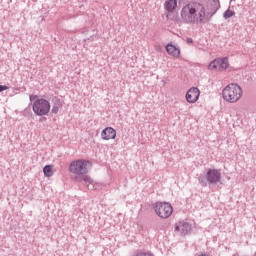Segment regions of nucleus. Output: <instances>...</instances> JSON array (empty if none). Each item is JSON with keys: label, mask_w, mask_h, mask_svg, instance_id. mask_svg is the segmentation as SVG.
Listing matches in <instances>:
<instances>
[{"label": "nucleus", "mask_w": 256, "mask_h": 256, "mask_svg": "<svg viewBox=\"0 0 256 256\" xmlns=\"http://www.w3.org/2000/svg\"><path fill=\"white\" fill-rule=\"evenodd\" d=\"M235 16V11L228 9L224 12L223 17L224 19H231V17Z\"/></svg>", "instance_id": "dca6fc26"}, {"label": "nucleus", "mask_w": 256, "mask_h": 256, "mask_svg": "<svg viewBox=\"0 0 256 256\" xmlns=\"http://www.w3.org/2000/svg\"><path fill=\"white\" fill-rule=\"evenodd\" d=\"M229 67L228 58H218V71H225Z\"/></svg>", "instance_id": "f8f14e48"}, {"label": "nucleus", "mask_w": 256, "mask_h": 256, "mask_svg": "<svg viewBox=\"0 0 256 256\" xmlns=\"http://www.w3.org/2000/svg\"><path fill=\"white\" fill-rule=\"evenodd\" d=\"M7 89H9V87H7L6 85H0V93L3 91H7Z\"/></svg>", "instance_id": "a211bd4d"}, {"label": "nucleus", "mask_w": 256, "mask_h": 256, "mask_svg": "<svg viewBox=\"0 0 256 256\" xmlns=\"http://www.w3.org/2000/svg\"><path fill=\"white\" fill-rule=\"evenodd\" d=\"M43 173H44L45 177H53V175H54L53 166L52 165H46L43 168Z\"/></svg>", "instance_id": "4468645a"}, {"label": "nucleus", "mask_w": 256, "mask_h": 256, "mask_svg": "<svg viewBox=\"0 0 256 256\" xmlns=\"http://www.w3.org/2000/svg\"><path fill=\"white\" fill-rule=\"evenodd\" d=\"M243 96V89L238 84H228L222 91L224 101L237 103Z\"/></svg>", "instance_id": "20e7f679"}, {"label": "nucleus", "mask_w": 256, "mask_h": 256, "mask_svg": "<svg viewBox=\"0 0 256 256\" xmlns=\"http://www.w3.org/2000/svg\"><path fill=\"white\" fill-rule=\"evenodd\" d=\"M92 167L91 161L85 159L74 160L69 165V172L75 175L73 180L76 183L84 181L86 185H93V179L87 176L89 169Z\"/></svg>", "instance_id": "f03ea898"}, {"label": "nucleus", "mask_w": 256, "mask_h": 256, "mask_svg": "<svg viewBox=\"0 0 256 256\" xmlns=\"http://www.w3.org/2000/svg\"><path fill=\"white\" fill-rule=\"evenodd\" d=\"M200 91L199 88L192 87L186 93V101L188 103H197L199 100Z\"/></svg>", "instance_id": "6e6552de"}, {"label": "nucleus", "mask_w": 256, "mask_h": 256, "mask_svg": "<svg viewBox=\"0 0 256 256\" xmlns=\"http://www.w3.org/2000/svg\"><path fill=\"white\" fill-rule=\"evenodd\" d=\"M166 51L168 55H171L172 57H179L181 55V50H179V48L175 47L173 44H168L166 46Z\"/></svg>", "instance_id": "9b49d317"}, {"label": "nucleus", "mask_w": 256, "mask_h": 256, "mask_svg": "<svg viewBox=\"0 0 256 256\" xmlns=\"http://www.w3.org/2000/svg\"><path fill=\"white\" fill-rule=\"evenodd\" d=\"M205 179L209 185H219L221 183V170L209 168L206 172Z\"/></svg>", "instance_id": "423d86ee"}, {"label": "nucleus", "mask_w": 256, "mask_h": 256, "mask_svg": "<svg viewBox=\"0 0 256 256\" xmlns=\"http://www.w3.org/2000/svg\"><path fill=\"white\" fill-rule=\"evenodd\" d=\"M195 256H210V255L207 254V253H198V254H196Z\"/></svg>", "instance_id": "6ab92c4d"}, {"label": "nucleus", "mask_w": 256, "mask_h": 256, "mask_svg": "<svg viewBox=\"0 0 256 256\" xmlns=\"http://www.w3.org/2000/svg\"><path fill=\"white\" fill-rule=\"evenodd\" d=\"M187 43H193V39L192 38H187Z\"/></svg>", "instance_id": "aec40b11"}, {"label": "nucleus", "mask_w": 256, "mask_h": 256, "mask_svg": "<svg viewBox=\"0 0 256 256\" xmlns=\"http://www.w3.org/2000/svg\"><path fill=\"white\" fill-rule=\"evenodd\" d=\"M101 137L104 141H109V139H115V137H117V132L115 129L107 127L102 131Z\"/></svg>", "instance_id": "9d476101"}, {"label": "nucleus", "mask_w": 256, "mask_h": 256, "mask_svg": "<svg viewBox=\"0 0 256 256\" xmlns=\"http://www.w3.org/2000/svg\"><path fill=\"white\" fill-rule=\"evenodd\" d=\"M181 19L184 23H205V6L199 2H190L181 10Z\"/></svg>", "instance_id": "f257e3e1"}, {"label": "nucleus", "mask_w": 256, "mask_h": 256, "mask_svg": "<svg viewBox=\"0 0 256 256\" xmlns=\"http://www.w3.org/2000/svg\"><path fill=\"white\" fill-rule=\"evenodd\" d=\"M164 9L166 12V17H169L175 9H177V0H165Z\"/></svg>", "instance_id": "1a4fd4ad"}, {"label": "nucleus", "mask_w": 256, "mask_h": 256, "mask_svg": "<svg viewBox=\"0 0 256 256\" xmlns=\"http://www.w3.org/2000/svg\"><path fill=\"white\" fill-rule=\"evenodd\" d=\"M192 229H193V227L191 226L190 223H188L186 221H180L175 224L174 231L178 235H189V233H191Z\"/></svg>", "instance_id": "0eeeda50"}, {"label": "nucleus", "mask_w": 256, "mask_h": 256, "mask_svg": "<svg viewBox=\"0 0 256 256\" xmlns=\"http://www.w3.org/2000/svg\"><path fill=\"white\" fill-rule=\"evenodd\" d=\"M62 107H63V104H61V100L60 99H55L54 105L52 107V113L57 115L59 113V109H61Z\"/></svg>", "instance_id": "ddd939ff"}, {"label": "nucleus", "mask_w": 256, "mask_h": 256, "mask_svg": "<svg viewBox=\"0 0 256 256\" xmlns=\"http://www.w3.org/2000/svg\"><path fill=\"white\" fill-rule=\"evenodd\" d=\"M198 181L200 183V185H202V187H207V182H205L204 178H198Z\"/></svg>", "instance_id": "f3484780"}, {"label": "nucleus", "mask_w": 256, "mask_h": 256, "mask_svg": "<svg viewBox=\"0 0 256 256\" xmlns=\"http://www.w3.org/2000/svg\"><path fill=\"white\" fill-rule=\"evenodd\" d=\"M29 99L30 101H34L32 109L35 115H38V117L49 115V111H51V103H49L47 99L39 98L37 95H30Z\"/></svg>", "instance_id": "7ed1b4c3"}, {"label": "nucleus", "mask_w": 256, "mask_h": 256, "mask_svg": "<svg viewBox=\"0 0 256 256\" xmlns=\"http://www.w3.org/2000/svg\"><path fill=\"white\" fill-rule=\"evenodd\" d=\"M208 69L210 71H219V58L215 59L214 61H212L209 66Z\"/></svg>", "instance_id": "2eb2a0df"}, {"label": "nucleus", "mask_w": 256, "mask_h": 256, "mask_svg": "<svg viewBox=\"0 0 256 256\" xmlns=\"http://www.w3.org/2000/svg\"><path fill=\"white\" fill-rule=\"evenodd\" d=\"M156 215L161 219H169L173 215V206L168 202H156L154 204Z\"/></svg>", "instance_id": "39448f33"}]
</instances>
